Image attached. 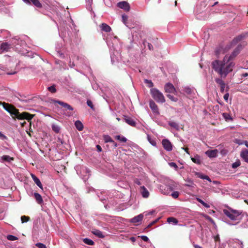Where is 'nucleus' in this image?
Listing matches in <instances>:
<instances>
[{
  "label": "nucleus",
  "instance_id": "1",
  "mask_svg": "<svg viewBox=\"0 0 248 248\" xmlns=\"http://www.w3.org/2000/svg\"><path fill=\"white\" fill-rule=\"evenodd\" d=\"M226 60L227 56H225L222 61L215 60L212 62V68L221 78H225L232 71L235 65L233 62H228Z\"/></svg>",
  "mask_w": 248,
  "mask_h": 248
},
{
  "label": "nucleus",
  "instance_id": "2",
  "mask_svg": "<svg viewBox=\"0 0 248 248\" xmlns=\"http://www.w3.org/2000/svg\"><path fill=\"white\" fill-rule=\"evenodd\" d=\"M12 111H10V114L13 116H15L18 120H23L26 119L28 122H30L31 123V120L34 117V115L31 114L27 112H24L21 113H19L18 109L16 108L14 106L11 109Z\"/></svg>",
  "mask_w": 248,
  "mask_h": 248
},
{
  "label": "nucleus",
  "instance_id": "3",
  "mask_svg": "<svg viewBox=\"0 0 248 248\" xmlns=\"http://www.w3.org/2000/svg\"><path fill=\"white\" fill-rule=\"evenodd\" d=\"M150 93L152 97L158 103H163L165 102L163 93L156 88H152Z\"/></svg>",
  "mask_w": 248,
  "mask_h": 248
},
{
  "label": "nucleus",
  "instance_id": "4",
  "mask_svg": "<svg viewBox=\"0 0 248 248\" xmlns=\"http://www.w3.org/2000/svg\"><path fill=\"white\" fill-rule=\"evenodd\" d=\"M224 214L232 220H239L241 219L240 216L241 212L234 210H223Z\"/></svg>",
  "mask_w": 248,
  "mask_h": 248
},
{
  "label": "nucleus",
  "instance_id": "5",
  "mask_svg": "<svg viewBox=\"0 0 248 248\" xmlns=\"http://www.w3.org/2000/svg\"><path fill=\"white\" fill-rule=\"evenodd\" d=\"M216 82L218 85L220 87V92L222 93H223L225 91V88L226 87V84L225 82L222 79V78H217L215 79Z\"/></svg>",
  "mask_w": 248,
  "mask_h": 248
},
{
  "label": "nucleus",
  "instance_id": "6",
  "mask_svg": "<svg viewBox=\"0 0 248 248\" xmlns=\"http://www.w3.org/2000/svg\"><path fill=\"white\" fill-rule=\"evenodd\" d=\"M162 144L164 148L167 151H171L172 150V144L168 139H163L162 141Z\"/></svg>",
  "mask_w": 248,
  "mask_h": 248
},
{
  "label": "nucleus",
  "instance_id": "7",
  "mask_svg": "<svg viewBox=\"0 0 248 248\" xmlns=\"http://www.w3.org/2000/svg\"><path fill=\"white\" fill-rule=\"evenodd\" d=\"M164 89L165 92L168 93H174L176 89L174 86L170 83H167L165 85Z\"/></svg>",
  "mask_w": 248,
  "mask_h": 248
},
{
  "label": "nucleus",
  "instance_id": "8",
  "mask_svg": "<svg viewBox=\"0 0 248 248\" xmlns=\"http://www.w3.org/2000/svg\"><path fill=\"white\" fill-rule=\"evenodd\" d=\"M248 36V32L241 34L238 35L237 36H236V37H235L233 39L232 43L235 44H237V43H238L240 41H241V40H243L244 39H245Z\"/></svg>",
  "mask_w": 248,
  "mask_h": 248
},
{
  "label": "nucleus",
  "instance_id": "9",
  "mask_svg": "<svg viewBox=\"0 0 248 248\" xmlns=\"http://www.w3.org/2000/svg\"><path fill=\"white\" fill-rule=\"evenodd\" d=\"M118 6L119 8L123 9L126 11H129L130 10L129 4L128 2L126 1L119 2V3H118Z\"/></svg>",
  "mask_w": 248,
  "mask_h": 248
},
{
  "label": "nucleus",
  "instance_id": "10",
  "mask_svg": "<svg viewBox=\"0 0 248 248\" xmlns=\"http://www.w3.org/2000/svg\"><path fill=\"white\" fill-rule=\"evenodd\" d=\"M124 120L125 122L128 124L129 125L132 126H136V123L134 121V120L131 117H129L128 116H124Z\"/></svg>",
  "mask_w": 248,
  "mask_h": 248
},
{
  "label": "nucleus",
  "instance_id": "11",
  "mask_svg": "<svg viewBox=\"0 0 248 248\" xmlns=\"http://www.w3.org/2000/svg\"><path fill=\"white\" fill-rule=\"evenodd\" d=\"M149 105L153 112L158 113V107L154 101L151 100L149 102Z\"/></svg>",
  "mask_w": 248,
  "mask_h": 248
},
{
  "label": "nucleus",
  "instance_id": "12",
  "mask_svg": "<svg viewBox=\"0 0 248 248\" xmlns=\"http://www.w3.org/2000/svg\"><path fill=\"white\" fill-rule=\"evenodd\" d=\"M55 102L60 104L63 108H64L66 109H68L71 111L73 110V108L67 103L59 100L55 101Z\"/></svg>",
  "mask_w": 248,
  "mask_h": 248
},
{
  "label": "nucleus",
  "instance_id": "13",
  "mask_svg": "<svg viewBox=\"0 0 248 248\" xmlns=\"http://www.w3.org/2000/svg\"><path fill=\"white\" fill-rule=\"evenodd\" d=\"M0 105H2L3 108L9 113H10V111H12L11 109H12V108L14 107L13 105L8 104V103H5V102H0Z\"/></svg>",
  "mask_w": 248,
  "mask_h": 248
},
{
  "label": "nucleus",
  "instance_id": "14",
  "mask_svg": "<svg viewBox=\"0 0 248 248\" xmlns=\"http://www.w3.org/2000/svg\"><path fill=\"white\" fill-rule=\"evenodd\" d=\"M239 53V50L238 48H236L232 52V53L228 57L227 56V61L228 60V62H232V60L235 58Z\"/></svg>",
  "mask_w": 248,
  "mask_h": 248
},
{
  "label": "nucleus",
  "instance_id": "15",
  "mask_svg": "<svg viewBox=\"0 0 248 248\" xmlns=\"http://www.w3.org/2000/svg\"><path fill=\"white\" fill-rule=\"evenodd\" d=\"M217 150L215 149L213 150H208L205 152V154L208 157L212 158L217 156Z\"/></svg>",
  "mask_w": 248,
  "mask_h": 248
},
{
  "label": "nucleus",
  "instance_id": "16",
  "mask_svg": "<svg viewBox=\"0 0 248 248\" xmlns=\"http://www.w3.org/2000/svg\"><path fill=\"white\" fill-rule=\"evenodd\" d=\"M241 157L243 160L248 163V150L247 149L242 150L240 154Z\"/></svg>",
  "mask_w": 248,
  "mask_h": 248
},
{
  "label": "nucleus",
  "instance_id": "17",
  "mask_svg": "<svg viewBox=\"0 0 248 248\" xmlns=\"http://www.w3.org/2000/svg\"><path fill=\"white\" fill-rule=\"evenodd\" d=\"M143 218V216L142 214H140L137 216L131 219V222L134 223H138L140 222Z\"/></svg>",
  "mask_w": 248,
  "mask_h": 248
},
{
  "label": "nucleus",
  "instance_id": "18",
  "mask_svg": "<svg viewBox=\"0 0 248 248\" xmlns=\"http://www.w3.org/2000/svg\"><path fill=\"white\" fill-rule=\"evenodd\" d=\"M140 192L143 198H148L149 196V192L144 186L140 187Z\"/></svg>",
  "mask_w": 248,
  "mask_h": 248
},
{
  "label": "nucleus",
  "instance_id": "19",
  "mask_svg": "<svg viewBox=\"0 0 248 248\" xmlns=\"http://www.w3.org/2000/svg\"><path fill=\"white\" fill-rule=\"evenodd\" d=\"M101 31L106 32H110L111 31V28L106 23H102L100 25Z\"/></svg>",
  "mask_w": 248,
  "mask_h": 248
},
{
  "label": "nucleus",
  "instance_id": "20",
  "mask_svg": "<svg viewBox=\"0 0 248 248\" xmlns=\"http://www.w3.org/2000/svg\"><path fill=\"white\" fill-rule=\"evenodd\" d=\"M31 176L37 186L42 189L43 186L39 179L33 174H31Z\"/></svg>",
  "mask_w": 248,
  "mask_h": 248
},
{
  "label": "nucleus",
  "instance_id": "21",
  "mask_svg": "<svg viewBox=\"0 0 248 248\" xmlns=\"http://www.w3.org/2000/svg\"><path fill=\"white\" fill-rule=\"evenodd\" d=\"M75 125L76 128L79 131L83 130L84 126L82 123L79 120H77L75 123Z\"/></svg>",
  "mask_w": 248,
  "mask_h": 248
},
{
  "label": "nucleus",
  "instance_id": "22",
  "mask_svg": "<svg viewBox=\"0 0 248 248\" xmlns=\"http://www.w3.org/2000/svg\"><path fill=\"white\" fill-rule=\"evenodd\" d=\"M34 198L36 200V201L38 203L41 204L43 202V200L42 198V196L39 193H34Z\"/></svg>",
  "mask_w": 248,
  "mask_h": 248
},
{
  "label": "nucleus",
  "instance_id": "23",
  "mask_svg": "<svg viewBox=\"0 0 248 248\" xmlns=\"http://www.w3.org/2000/svg\"><path fill=\"white\" fill-rule=\"evenodd\" d=\"M191 159L194 163L200 165L202 163L200 156L198 155H196L194 157H191Z\"/></svg>",
  "mask_w": 248,
  "mask_h": 248
},
{
  "label": "nucleus",
  "instance_id": "24",
  "mask_svg": "<svg viewBox=\"0 0 248 248\" xmlns=\"http://www.w3.org/2000/svg\"><path fill=\"white\" fill-rule=\"evenodd\" d=\"M1 160L3 161H5L7 162H10L12 161H13L14 160V158L12 157H10L9 155H4L1 157Z\"/></svg>",
  "mask_w": 248,
  "mask_h": 248
},
{
  "label": "nucleus",
  "instance_id": "25",
  "mask_svg": "<svg viewBox=\"0 0 248 248\" xmlns=\"http://www.w3.org/2000/svg\"><path fill=\"white\" fill-rule=\"evenodd\" d=\"M92 233L99 238H102L104 237V235L103 234L102 232L98 230L95 229L93 230Z\"/></svg>",
  "mask_w": 248,
  "mask_h": 248
},
{
  "label": "nucleus",
  "instance_id": "26",
  "mask_svg": "<svg viewBox=\"0 0 248 248\" xmlns=\"http://www.w3.org/2000/svg\"><path fill=\"white\" fill-rule=\"evenodd\" d=\"M0 48L2 51H8L10 48V45L7 43H3L0 45Z\"/></svg>",
  "mask_w": 248,
  "mask_h": 248
},
{
  "label": "nucleus",
  "instance_id": "27",
  "mask_svg": "<svg viewBox=\"0 0 248 248\" xmlns=\"http://www.w3.org/2000/svg\"><path fill=\"white\" fill-rule=\"evenodd\" d=\"M183 91L187 95H191L193 93V90L189 87H185Z\"/></svg>",
  "mask_w": 248,
  "mask_h": 248
},
{
  "label": "nucleus",
  "instance_id": "28",
  "mask_svg": "<svg viewBox=\"0 0 248 248\" xmlns=\"http://www.w3.org/2000/svg\"><path fill=\"white\" fill-rule=\"evenodd\" d=\"M103 140H104L106 143L107 142H114V140L112 139L108 135H103Z\"/></svg>",
  "mask_w": 248,
  "mask_h": 248
},
{
  "label": "nucleus",
  "instance_id": "29",
  "mask_svg": "<svg viewBox=\"0 0 248 248\" xmlns=\"http://www.w3.org/2000/svg\"><path fill=\"white\" fill-rule=\"evenodd\" d=\"M30 2H31L37 8H41L42 6V4L39 0H30Z\"/></svg>",
  "mask_w": 248,
  "mask_h": 248
},
{
  "label": "nucleus",
  "instance_id": "30",
  "mask_svg": "<svg viewBox=\"0 0 248 248\" xmlns=\"http://www.w3.org/2000/svg\"><path fill=\"white\" fill-rule=\"evenodd\" d=\"M167 222L169 223L172 222L175 224H176L178 223V221L176 218H175L173 217H169L167 218Z\"/></svg>",
  "mask_w": 248,
  "mask_h": 248
},
{
  "label": "nucleus",
  "instance_id": "31",
  "mask_svg": "<svg viewBox=\"0 0 248 248\" xmlns=\"http://www.w3.org/2000/svg\"><path fill=\"white\" fill-rule=\"evenodd\" d=\"M169 125L171 127L176 129V130L179 129V125L177 123L174 122H170L169 123Z\"/></svg>",
  "mask_w": 248,
  "mask_h": 248
},
{
  "label": "nucleus",
  "instance_id": "32",
  "mask_svg": "<svg viewBox=\"0 0 248 248\" xmlns=\"http://www.w3.org/2000/svg\"><path fill=\"white\" fill-rule=\"evenodd\" d=\"M115 139L123 142H126L127 141V139L126 138L123 136H121L120 135L116 136Z\"/></svg>",
  "mask_w": 248,
  "mask_h": 248
},
{
  "label": "nucleus",
  "instance_id": "33",
  "mask_svg": "<svg viewBox=\"0 0 248 248\" xmlns=\"http://www.w3.org/2000/svg\"><path fill=\"white\" fill-rule=\"evenodd\" d=\"M52 129L56 133H59L60 130V127L56 124H53L52 125Z\"/></svg>",
  "mask_w": 248,
  "mask_h": 248
},
{
  "label": "nucleus",
  "instance_id": "34",
  "mask_svg": "<svg viewBox=\"0 0 248 248\" xmlns=\"http://www.w3.org/2000/svg\"><path fill=\"white\" fill-rule=\"evenodd\" d=\"M222 116L226 121L232 120V118L230 116V115L227 113H223L222 114Z\"/></svg>",
  "mask_w": 248,
  "mask_h": 248
},
{
  "label": "nucleus",
  "instance_id": "35",
  "mask_svg": "<svg viewBox=\"0 0 248 248\" xmlns=\"http://www.w3.org/2000/svg\"><path fill=\"white\" fill-rule=\"evenodd\" d=\"M144 83L147 84V86L149 88L153 87L154 86V83L153 82L147 79H144Z\"/></svg>",
  "mask_w": 248,
  "mask_h": 248
},
{
  "label": "nucleus",
  "instance_id": "36",
  "mask_svg": "<svg viewBox=\"0 0 248 248\" xmlns=\"http://www.w3.org/2000/svg\"><path fill=\"white\" fill-rule=\"evenodd\" d=\"M83 242L85 244L89 245H93L94 244V242L93 240H92L91 239H88V238H85L83 240Z\"/></svg>",
  "mask_w": 248,
  "mask_h": 248
},
{
  "label": "nucleus",
  "instance_id": "37",
  "mask_svg": "<svg viewBox=\"0 0 248 248\" xmlns=\"http://www.w3.org/2000/svg\"><path fill=\"white\" fill-rule=\"evenodd\" d=\"M7 239L10 241H15L17 240L18 238L13 235L9 234L7 236Z\"/></svg>",
  "mask_w": 248,
  "mask_h": 248
},
{
  "label": "nucleus",
  "instance_id": "38",
  "mask_svg": "<svg viewBox=\"0 0 248 248\" xmlns=\"http://www.w3.org/2000/svg\"><path fill=\"white\" fill-rule=\"evenodd\" d=\"M48 90L52 93H55L56 92V89L55 85H52L48 87Z\"/></svg>",
  "mask_w": 248,
  "mask_h": 248
},
{
  "label": "nucleus",
  "instance_id": "39",
  "mask_svg": "<svg viewBox=\"0 0 248 248\" xmlns=\"http://www.w3.org/2000/svg\"><path fill=\"white\" fill-rule=\"evenodd\" d=\"M30 219V217L28 216H23L21 217L22 223H24L28 221Z\"/></svg>",
  "mask_w": 248,
  "mask_h": 248
},
{
  "label": "nucleus",
  "instance_id": "40",
  "mask_svg": "<svg viewBox=\"0 0 248 248\" xmlns=\"http://www.w3.org/2000/svg\"><path fill=\"white\" fill-rule=\"evenodd\" d=\"M167 96L173 102H176L178 100L177 98L174 97L170 94H167Z\"/></svg>",
  "mask_w": 248,
  "mask_h": 248
},
{
  "label": "nucleus",
  "instance_id": "41",
  "mask_svg": "<svg viewBox=\"0 0 248 248\" xmlns=\"http://www.w3.org/2000/svg\"><path fill=\"white\" fill-rule=\"evenodd\" d=\"M127 19H128V16L125 15H123L122 16V21L123 22V23L126 26H128V25L127 24Z\"/></svg>",
  "mask_w": 248,
  "mask_h": 248
},
{
  "label": "nucleus",
  "instance_id": "42",
  "mask_svg": "<svg viewBox=\"0 0 248 248\" xmlns=\"http://www.w3.org/2000/svg\"><path fill=\"white\" fill-rule=\"evenodd\" d=\"M240 165H241V162H240V160H237V161H236L235 162L233 163L232 164V168L233 169H235V168H237L238 167H239Z\"/></svg>",
  "mask_w": 248,
  "mask_h": 248
},
{
  "label": "nucleus",
  "instance_id": "43",
  "mask_svg": "<svg viewBox=\"0 0 248 248\" xmlns=\"http://www.w3.org/2000/svg\"><path fill=\"white\" fill-rule=\"evenodd\" d=\"M87 105L91 108L93 110L94 109V106L93 105V102L90 100H88L87 101Z\"/></svg>",
  "mask_w": 248,
  "mask_h": 248
},
{
  "label": "nucleus",
  "instance_id": "44",
  "mask_svg": "<svg viewBox=\"0 0 248 248\" xmlns=\"http://www.w3.org/2000/svg\"><path fill=\"white\" fill-rule=\"evenodd\" d=\"M35 246L38 248H47L45 245L41 243H37L35 244Z\"/></svg>",
  "mask_w": 248,
  "mask_h": 248
},
{
  "label": "nucleus",
  "instance_id": "45",
  "mask_svg": "<svg viewBox=\"0 0 248 248\" xmlns=\"http://www.w3.org/2000/svg\"><path fill=\"white\" fill-rule=\"evenodd\" d=\"M179 195V193L178 191H174L171 193V196L174 199L177 198Z\"/></svg>",
  "mask_w": 248,
  "mask_h": 248
},
{
  "label": "nucleus",
  "instance_id": "46",
  "mask_svg": "<svg viewBox=\"0 0 248 248\" xmlns=\"http://www.w3.org/2000/svg\"><path fill=\"white\" fill-rule=\"evenodd\" d=\"M200 177L202 179H206L210 182H211L210 178L207 175H202Z\"/></svg>",
  "mask_w": 248,
  "mask_h": 248
},
{
  "label": "nucleus",
  "instance_id": "47",
  "mask_svg": "<svg viewBox=\"0 0 248 248\" xmlns=\"http://www.w3.org/2000/svg\"><path fill=\"white\" fill-rule=\"evenodd\" d=\"M169 165L170 167L174 168L176 170L178 169L177 164L174 162H170L169 163Z\"/></svg>",
  "mask_w": 248,
  "mask_h": 248
},
{
  "label": "nucleus",
  "instance_id": "48",
  "mask_svg": "<svg viewBox=\"0 0 248 248\" xmlns=\"http://www.w3.org/2000/svg\"><path fill=\"white\" fill-rule=\"evenodd\" d=\"M142 240H143L145 242H148L149 241V238L147 236L145 235H142L140 236Z\"/></svg>",
  "mask_w": 248,
  "mask_h": 248
},
{
  "label": "nucleus",
  "instance_id": "49",
  "mask_svg": "<svg viewBox=\"0 0 248 248\" xmlns=\"http://www.w3.org/2000/svg\"><path fill=\"white\" fill-rule=\"evenodd\" d=\"M206 218L207 219H208L209 221H210L212 223L215 224V222H214V220L210 217H209L208 216H206Z\"/></svg>",
  "mask_w": 248,
  "mask_h": 248
},
{
  "label": "nucleus",
  "instance_id": "50",
  "mask_svg": "<svg viewBox=\"0 0 248 248\" xmlns=\"http://www.w3.org/2000/svg\"><path fill=\"white\" fill-rule=\"evenodd\" d=\"M214 240L216 242H220V238L218 234L216 236H214Z\"/></svg>",
  "mask_w": 248,
  "mask_h": 248
},
{
  "label": "nucleus",
  "instance_id": "51",
  "mask_svg": "<svg viewBox=\"0 0 248 248\" xmlns=\"http://www.w3.org/2000/svg\"><path fill=\"white\" fill-rule=\"evenodd\" d=\"M229 94L228 93H225L223 96V98L225 100V101H227L228 99V97H229Z\"/></svg>",
  "mask_w": 248,
  "mask_h": 248
},
{
  "label": "nucleus",
  "instance_id": "52",
  "mask_svg": "<svg viewBox=\"0 0 248 248\" xmlns=\"http://www.w3.org/2000/svg\"><path fill=\"white\" fill-rule=\"evenodd\" d=\"M148 48L150 50H153L154 47H153V45L151 43H148Z\"/></svg>",
  "mask_w": 248,
  "mask_h": 248
},
{
  "label": "nucleus",
  "instance_id": "53",
  "mask_svg": "<svg viewBox=\"0 0 248 248\" xmlns=\"http://www.w3.org/2000/svg\"><path fill=\"white\" fill-rule=\"evenodd\" d=\"M196 200L198 202H199L200 203H201L202 205H203L205 202L204 201H203L202 200H201L200 198H197Z\"/></svg>",
  "mask_w": 248,
  "mask_h": 248
},
{
  "label": "nucleus",
  "instance_id": "54",
  "mask_svg": "<svg viewBox=\"0 0 248 248\" xmlns=\"http://www.w3.org/2000/svg\"><path fill=\"white\" fill-rule=\"evenodd\" d=\"M182 149L184 150L187 154L189 155L190 153L188 151V148L187 147H182Z\"/></svg>",
  "mask_w": 248,
  "mask_h": 248
},
{
  "label": "nucleus",
  "instance_id": "55",
  "mask_svg": "<svg viewBox=\"0 0 248 248\" xmlns=\"http://www.w3.org/2000/svg\"><path fill=\"white\" fill-rule=\"evenodd\" d=\"M156 222V220L155 221H153L151 223H150L148 226H147V228H149L150 227H151L153 225H154L155 222Z\"/></svg>",
  "mask_w": 248,
  "mask_h": 248
},
{
  "label": "nucleus",
  "instance_id": "56",
  "mask_svg": "<svg viewBox=\"0 0 248 248\" xmlns=\"http://www.w3.org/2000/svg\"><path fill=\"white\" fill-rule=\"evenodd\" d=\"M96 148L98 152H101L102 151V148L99 145H96Z\"/></svg>",
  "mask_w": 248,
  "mask_h": 248
},
{
  "label": "nucleus",
  "instance_id": "57",
  "mask_svg": "<svg viewBox=\"0 0 248 248\" xmlns=\"http://www.w3.org/2000/svg\"><path fill=\"white\" fill-rule=\"evenodd\" d=\"M202 205L204 206L206 208L210 207V205L205 202H204V203Z\"/></svg>",
  "mask_w": 248,
  "mask_h": 248
},
{
  "label": "nucleus",
  "instance_id": "58",
  "mask_svg": "<svg viewBox=\"0 0 248 248\" xmlns=\"http://www.w3.org/2000/svg\"><path fill=\"white\" fill-rule=\"evenodd\" d=\"M69 65L70 67H71V68L75 66V64L74 63V62H70Z\"/></svg>",
  "mask_w": 248,
  "mask_h": 248
},
{
  "label": "nucleus",
  "instance_id": "59",
  "mask_svg": "<svg viewBox=\"0 0 248 248\" xmlns=\"http://www.w3.org/2000/svg\"><path fill=\"white\" fill-rule=\"evenodd\" d=\"M248 76V73H244V74H242L241 77H246Z\"/></svg>",
  "mask_w": 248,
  "mask_h": 248
},
{
  "label": "nucleus",
  "instance_id": "60",
  "mask_svg": "<svg viewBox=\"0 0 248 248\" xmlns=\"http://www.w3.org/2000/svg\"><path fill=\"white\" fill-rule=\"evenodd\" d=\"M0 138H6V137L5 136H4L3 134H2L0 132Z\"/></svg>",
  "mask_w": 248,
  "mask_h": 248
},
{
  "label": "nucleus",
  "instance_id": "61",
  "mask_svg": "<svg viewBox=\"0 0 248 248\" xmlns=\"http://www.w3.org/2000/svg\"><path fill=\"white\" fill-rule=\"evenodd\" d=\"M194 247L195 248H202L201 246H200L198 245H194Z\"/></svg>",
  "mask_w": 248,
  "mask_h": 248
},
{
  "label": "nucleus",
  "instance_id": "62",
  "mask_svg": "<svg viewBox=\"0 0 248 248\" xmlns=\"http://www.w3.org/2000/svg\"><path fill=\"white\" fill-rule=\"evenodd\" d=\"M24 2H25L26 3H30V0H22Z\"/></svg>",
  "mask_w": 248,
  "mask_h": 248
},
{
  "label": "nucleus",
  "instance_id": "63",
  "mask_svg": "<svg viewBox=\"0 0 248 248\" xmlns=\"http://www.w3.org/2000/svg\"><path fill=\"white\" fill-rule=\"evenodd\" d=\"M115 147H116L117 146V143L114 141V142H112Z\"/></svg>",
  "mask_w": 248,
  "mask_h": 248
},
{
  "label": "nucleus",
  "instance_id": "64",
  "mask_svg": "<svg viewBox=\"0 0 248 248\" xmlns=\"http://www.w3.org/2000/svg\"><path fill=\"white\" fill-rule=\"evenodd\" d=\"M245 145L248 147V141H246L245 142Z\"/></svg>",
  "mask_w": 248,
  "mask_h": 248
}]
</instances>
